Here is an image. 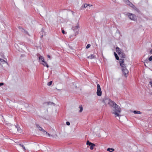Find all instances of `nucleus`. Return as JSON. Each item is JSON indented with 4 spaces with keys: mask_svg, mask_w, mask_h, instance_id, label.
<instances>
[{
    "mask_svg": "<svg viewBox=\"0 0 152 152\" xmlns=\"http://www.w3.org/2000/svg\"><path fill=\"white\" fill-rule=\"evenodd\" d=\"M112 113L114 114L115 117L118 116L119 117L121 116L120 114L121 112V110L120 107L117 104H115V106L113 107L112 109ZM119 119L120 118H119Z\"/></svg>",
    "mask_w": 152,
    "mask_h": 152,
    "instance_id": "f257e3e1",
    "label": "nucleus"
},
{
    "mask_svg": "<svg viewBox=\"0 0 152 152\" xmlns=\"http://www.w3.org/2000/svg\"><path fill=\"white\" fill-rule=\"evenodd\" d=\"M116 51L118 53V54L120 57L122 58H125L126 56L125 53L122 51V50L120 49L118 47H117L116 48Z\"/></svg>",
    "mask_w": 152,
    "mask_h": 152,
    "instance_id": "f03ea898",
    "label": "nucleus"
},
{
    "mask_svg": "<svg viewBox=\"0 0 152 152\" xmlns=\"http://www.w3.org/2000/svg\"><path fill=\"white\" fill-rule=\"evenodd\" d=\"M126 15L128 16L129 18L132 20H134L136 18V16L134 14L130 13H127Z\"/></svg>",
    "mask_w": 152,
    "mask_h": 152,
    "instance_id": "7ed1b4c3",
    "label": "nucleus"
},
{
    "mask_svg": "<svg viewBox=\"0 0 152 152\" xmlns=\"http://www.w3.org/2000/svg\"><path fill=\"white\" fill-rule=\"evenodd\" d=\"M79 25L77 23L76 26H73L72 28V29L74 31H75V36L77 35L78 33V31H77V30L79 28Z\"/></svg>",
    "mask_w": 152,
    "mask_h": 152,
    "instance_id": "20e7f679",
    "label": "nucleus"
},
{
    "mask_svg": "<svg viewBox=\"0 0 152 152\" xmlns=\"http://www.w3.org/2000/svg\"><path fill=\"white\" fill-rule=\"evenodd\" d=\"M96 94L97 96H100L102 95V92L101 90L100 85L99 84L97 85V91Z\"/></svg>",
    "mask_w": 152,
    "mask_h": 152,
    "instance_id": "39448f33",
    "label": "nucleus"
},
{
    "mask_svg": "<svg viewBox=\"0 0 152 152\" xmlns=\"http://www.w3.org/2000/svg\"><path fill=\"white\" fill-rule=\"evenodd\" d=\"M86 144L87 145H88L89 146H91L90 148L91 150H93L94 149V147L96 146L95 144L90 142L88 140L87 141Z\"/></svg>",
    "mask_w": 152,
    "mask_h": 152,
    "instance_id": "423d86ee",
    "label": "nucleus"
},
{
    "mask_svg": "<svg viewBox=\"0 0 152 152\" xmlns=\"http://www.w3.org/2000/svg\"><path fill=\"white\" fill-rule=\"evenodd\" d=\"M122 70L124 76L126 77H127L129 73V71L128 69L126 68H122Z\"/></svg>",
    "mask_w": 152,
    "mask_h": 152,
    "instance_id": "0eeeda50",
    "label": "nucleus"
},
{
    "mask_svg": "<svg viewBox=\"0 0 152 152\" xmlns=\"http://www.w3.org/2000/svg\"><path fill=\"white\" fill-rule=\"evenodd\" d=\"M110 99L108 98H105L104 99L103 102L106 105L109 104Z\"/></svg>",
    "mask_w": 152,
    "mask_h": 152,
    "instance_id": "6e6552de",
    "label": "nucleus"
},
{
    "mask_svg": "<svg viewBox=\"0 0 152 152\" xmlns=\"http://www.w3.org/2000/svg\"><path fill=\"white\" fill-rule=\"evenodd\" d=\"M36 126L37 128H38L39 129L43 132L44 133H47V132L45 131L43 129H42L41 127L38 124H36Z\"/></svg>",
    "mask_w": 152,
    "mask_h": 152,
    "instance_id": "1a4fd4ad",
    "label": "nucleus"
},
{
    "mask_svg": "<svg viewBox=\"0 0 152 152\" xmlns=\"http://www.w3.org/2000/svg\"><path fill=\"white\" fill-rule=\"evenodd\" d=\"M115 104H116L115 102L111 100H110V101L109 104L111 107H114L115 106Z\"/></svg>",
    "mask_w": 152,
    "mask_h": 152,
    "instance_id": "9d476101",
    "label": "nucleus"
},
{
    "mask_svg": "<svg viewBox=\"0 0 152 152\" xmlns=\"http://www.w3.org/2000/svg\"><path fill=\"white\" fill-rule=\"evenodd\" d=\"M39 62L41 64L44 60V58L41 56H40L39 57Z\"/></svg>",
    "mask_w": 152,
    "mask_h": 152,
    "instance_id": "9b49d317",
    "label": "nucleus"
},
{
    "mask_svg": "<svg viewBox=\"0 0 152 152\" xmlns=\"http://www.w3.org/2000/svg\"><path fill=\"white\" fill-rule=\"evenodd\" d=\"M18 28L21 31L24 32L26 33V34H28V32L26 31L23 28H22L21 27L19 26L18 27Z\"/></svg>",
    "mask_w": 152,
    "mask_h": 152,
    "instance_id": "f8f14e48",
    "label": "nucleus"
},
{
    "mask_svg": "<svg viewBox=\"0 0 152 152\" xmlns=\"http://www.w3.org/2000/svg\"><path fill=\"white\" fill-rule=\"evenodd\" d=\"M92 6V5H91V6H90V4H84L81 7L82 9H84V8H86L88 6L90 7V6Z\"/></svg>",
    "mask_w": 152,
    "mask_h": 152,
    "instance_id": "ddd939ff",
    "label": "nucleus"
},
{
    "mask_svg": "<svg viewBox=\"0 0 152 152\" xmlns=\"http://www.w3.org/2000/svg\"><path fill=\"white\" fill-rule=\"evenodd\" d=\"M41 64H42L44 66H46L47 68L49 67V66L48 64L45 61V60L41 63Z\"/></svg>",
    "mask_w": 152,
    "mask_h": 152,
    "instance_id": "4468645a",
    "label": "nucleus"
},
{
    "mask_svg": "<svg viewBox=\"0 0 152 152\" xmlns=\"http://www.w3.org/2000/svg\"><path fill=\"white\" fill-rule=\"evenodd\" d=\"M94 57H95L93 55L91 54L90 56H88L87 57V58L88 59H92L93 58H94Z\"/></svg>",
    "mask_w": 152,
    "mask_h": 152,
    "instance_id": "2eb2a0df",
    "label": "nucleus"
},
{
    "mask_svg": "<svg viewBox=\"0 0 152 152\" xmlns=\"http://www.w3.org/2000/svg\"><path fill=\"white\" fill-rule=\"evenodd\" d=\"M133 113L135 114H141L142 113L140 111L137 110H134Z\"/></svg>",
    "mask_w": 152,
    "mask_h": 152,
    "instance_id": "dca6fc26",
    "label": "nucleus"
},
{
    "mask_svg": "<svg viewBox=\"0 0 152 152\" xmlns=\"http://www.w3.org/2000/svg\"><path fill=\"white\" fill-rule=\"evenodd\" d=\"M150 61L149 60V58L148 59L147 58L144 61V64L146 63L147 64H148L150 63Z\"/></svg>",
    "mask_w": 152,
    "mask_h": 152,
    "instance_id": "f3484780",
    "label": "nucleus"
},
{
    "mask_svg": "<svg viewBox=\"0 0 152 152\" xmlns=\"http://www.w3.org/2000/svg\"><path fill=\"white\" fill-rule=\"evenodd\" d=\"M15 127H16V128L17 129L18 131L20 132L21 129H20V127L19 126L17 125Z\"/></svg>",
    "mask_w": 152,
    "mask_h": 152,
    "instance_id": "a211bd4d",
    "label": "nucleus"
},
{
    "mask_svg": "<svg viewBox=\"0 0 152 152\" xmlns=\"http://www.w3.org/2000/svg\"><path fill=\"white\" fill-rule=\"evenodd\" d=\"M119 62L120 65H121L122 64L124 63V59H120Z\"/></svg>",
    "mask_w": 152,
    "mask_h": 152,
    "instance_id": "6ab92c4d",
    "label": "nucleus"
},
{
    "mask_svg": "<svg viewBox=\"0 0 152 152\" xmlns=\"http://www.w3.org/2000/svg\"><path fill=\"white\" fill-rule=\"evenodd\" d=\"M114 55H115V57L116 59L117 60H119V58L118 57V55L115 52L114 53Z\"/></svg>",
    "mask_w": 152,
    "mask_h": 152,
    "instance_id": "aec40b11",
    "label": "nucleus"
},
{
    "mask_svg": "<svg viewBox=\"0 0 152 152\" xmlns=\"http://www.w3.org/2000/svg\"><path fill=\"white\" fill-rule=\"evenodd\" d=\"M19 145L20 147H22L23 148V149L24 151H25L26 150V149L25 148V146L23 145H22V144H19Z\"/></svg>",
    "mask_w": 152,
    "mask_h": 152,
    "instance_id": "412c9836",
    "label": "nucleus"
},
{
    "mask_svg": "<svg viewBox=\"0 0 152 152\" xmlns=\"http://www.w3.org/2000/svg\"><path fill=\"white\" fill-rule=\"evenodd\" d=\"M45 104H46L47 105H51L52 104H53L54 105V104L53 102H46L45 103Z\"/></svg>",
    "mask_w": 152,
    "mask_h": 152,
    "instance_id": "4be33fe9",
    "label": "nucleus"
},
{
    "mask_svg": "<svg viewBox=\"0 0 152 152\" xmlns=\"http://www.w3.org/2000/svg\"><path fill=\"white\" fill-rule=\"evenodd\" d=\"M121 66L122 67V68H126V64H125L124 63V64H122V65H121Z\"/></svg>",
    "mask_w": 152,
    "mask_h": 152,
    "instance_id": "5701e85b",
    "label": "nucleus"
},
{
    "mask_svg": "<svg viewBox=\"0 0 152 152\" xmlns=\"http://www.w3.org/2000/svg\"><path fill=\"white\" fill-rule=\"evenodd\" d=\"M79 108L80 109V110L79 111L80 112H81L83 111V107L81 105H80Z\"/></svg>",
    "mask_w": 152,
    "mask_h": 152,
    "instance_id": "b1692460",
    "label": "nucleus"
},
{
    "mask_svg": "<svg viewBox=\"0 0 152 152\" xmlns=\"http://www.w3.org/2000/svg\"><path fill=\"white\" fill-rule=\"evenodd\" d=\"M129 5L132 7V8H133V7H134V5L131 2H129Z\"/></svg>",
    "mask_w": 152,
    "mask_h": 152,
    "instance_id": "393cba45",
    "label": "nucleus"
},
{
    "mask_svg": "<svg viewBox=\"0 0 152 152\" xmlns=\"http://www.w3.org/2000/svg\"><path fill=\"white\" fill-rule=\"evenodd\" d=\"M52 81H50V82H49L48 83L47 85L48 86H50L52 84Z\"/></svg>",
    "mask_w": 152,
    "mask_h": 152,
    "instance_id": "a878e982",
    "label": "nucleus"
},
{
    "mask_svg": "<svg viewBox=\"0 0 152 152\" xmlns=\"http://www.w3.org/2000/svg\"><path fill=\"white\" fill-rule=\"evenodd\" d=\"M132 8H133L134 10H136L137 11H138V9L135 6H134V7H133Z\"/></svg>",
    "mask_w": 152,
    "mask_h": 152,
    "instance_id": "bb28decb",
    "label": "nucleus"
},
{
    "mask_svg": "<svg viewBox=\"0 0 152 152\" xmlns=\"http://www.w3.org/2000/svg\"><path fill=\"white\" fill-rule=\"evenodd\" d=\"M90 46H91V45L89 44H88L87 45L86 47V48L87 49L88 48H89L90 47Z\"/></svg>",
    "mask_w": 152,
    "mask_h": 152,
    "instance_id": "cd10ccee",
    "label": "nucleus"
},
{
    "mask_svg": "<svg viewBox=\"0 0 152 152\" xmlns=\"http://www.w3.org/2000/svg\"><path fill=\"white\" fill-rule=\"evenodd\" d=\"M0 61L1 62H6V61L4 60L3 59H2L1 58H0Z\"/></svg>",
    "mask_w": 152,
    "mask_h": 152,
    "instance_id": "c85d7f7f",
    "label": "nucleus"
},
{
    "mask_svg": "<svg viewBox=\"0 0 152 152\" xmlns=\"http://www.w3.org/2000/svg\"><path fill=\"white\" fill-rule=\"evenodd\" d=\"M149 59L150 61H152V56H151L149 58Z\"/></svg>",
    "mask_w": 152,
    "mask_h": 152,
    "instance_id": "c756f323",
    "label": "nucleus"
},
{
    "mask_svg": "<svg viewBox=\"0 0 152 152\" xmlns=\"http://www.w3.org/2000/svg\"><path fill=\"white\" fill-rule=\"evenodd\" d=\"M66 124L68 126H69L70 125V123L68 121L66 122Z\"/></svg>",
    "mask_w": 152,
    "mask_h": 152,
    "instance_id": "7c9ffc66",
    "label": "nucleus"
},
{
    "mask_svg": "<svg viewBox=\"0 0 152 152\" xmlns=\"http://www.w3.org/2000/svg\"><path fill=\"white\" fill-rule=\"evenodd\" d=\"M129 2H130L128 0H127V1H126V4L129 5Z\"/></svg>",
    "mask_w": 152,
    "mask_h": 152,
    "instance_id": "2f4dec72",
    "label": "nucleus"
},
{
    "mask_svg": "<svg viewBox=\"0 0 152 152\" xmlns=\"http://www.w3.org/2000/svg\"><path fill=\"white\" fill-rule=\"evenodd\" d=\"M149 83L150 84L151 87H152V81H151L149 82Z\"/></svg>",
    "mask_w": 152,
    "mask_h": 152,
    "instance_id": "473e14b6",
    "label": "nucleus"
},
{
    "mask_svg": "<svg viewBox=\"0 0 152 152\" xmlns=\"http://www.w3.org/2000/svg\"><path fill=\"white\" fill-rule=\"evenodd\" d=\"M62 32L64 34H65V32L64 30H62Z\"/></svg>",
    "mask_w": 152,
    "mask_h": 152,
    "instance_id": "72a5a7b5",
    "label": "nucleus"
},
{
    "mask_svg": "<svg viewBox=\"0 0 152 152\" xmlns=\"http://www.w3.org/2000/svg\"><path fill=\"white\" fill-rule=\"evenodd\" d=\"M111 150V148H108L107 149V151H110Z\"/></svg>",
    "mask_w": 152,
    "mask_h": 152,
    "instance_id": "f704fd0d",
    "label": "nucleus"
},
{
    "mask_svg": "<svg viewBox=\"0 0 152 152\" xmlns=\"http://www.w3.org/2000/svg\"><path fill=\"white\" fill-rule=\"evenodd\" d=\"M4 85V83H0V86H2Z\"/></svg>",
    "mask_w": 152,
    "mask_h": 152,
    "instance_id": "c9c22d12",
    "label": "nucleus"
},
{
    "mask_svg": "<svg viewBox=\"0 0 152 152\" xmlns=\"http://www.w3.org/2000/svg\"><path fill=\"white\" fill-rule=\"evenodd\" d=\"M47 57L49 58H50V55H47Z\"/></svg>",
    "mask_w": 152,
    "mask_h": 152,
    "instance_id": "e433bc0d",
    "label": "nucleus"
},
{
    "mask_svg": "<svg viewBox=\"0 0 152 152\" xmlns=\"http://www.w3.org/2000/svg\"><path fill=\"white\" fill-rule=\"evenodd\" d=\"M46 134H47L49 137H50V135L47 132V133H46Z\"/></svg>",
    "mask_w": 152,
    "mask_h": 152,
    "instance_id": "4c0bfd02",
    "label": "nucleus"
},
{
    "mask_svg": "<svg viewBox=\"0 0 152 152\" xmlns=\"http://www.w3.org/2000/svg\"><path fill=\"white\" fill-rule=\"evenodd\" d=\"M111 150L112 151H114V149H113V148H111Z\"/></svg>",
    "mask_w": 152,
    "mask_h": 152,
    "instance_id": "58836bf2",
    "label": "nucleus"
},
{
    "mask_svg": "<svg viewBox=\"0 0 152 152\" xmlns=\"http://www.w3.org/2000/svg\"><path fill=\"white\" fill-rule=\"evenodd\" d=\"M150 53H151V54H152V49L151 50V51H150Z\"/></svg>",
    "mask_w": 152,
    "mask_h": 152,
    "instance_id": "ea45409f",
    "label": "nucleus"
},
{
    "mask_svg": "<svg viewBox=\"0 0 152 152\" xmlns=\"http://www.w3.org/2000/svg\"><path fill=\"white\" fill-rule=\"evenodd\" d=\"M144 64V65L146 67V63H145V64Z\"/></svg>",
    "mask_w": 152,
    "mask_h": 152,
    "instance_id": "a19ab883",
    "label": "nucleus"
},
{
    "mask_svg": "<svg viewBox=\"0 0 152 152\" xmlns=\"http://www.w3.org/2000/svg\"><path fill=\"white\" fill-rule=\"evenodd\" d=\"M1 56H2L3 57V58H4L3 57V56H4V55H2Z\"/></svg>",
    "mask_w": 152,
    "mask_h": 152,
    "instance_id": "79ce46f5",
    "label": "nucleus"
},
{
    "mask_svg": "<svg viewBox=\"0 0 152 152\" xmlns=\"http://www.w3.org/2000/svg\"><path fill=\"white\" fill-rule=\"evenodd\" d=\"M110 152H113L112 151H110Z\"/></svg>",
    "mask_w": 152,
    "mask_h": 152,
    "instance_id": "37998d69",
    "label": "nucleus"
}]
</instances>
